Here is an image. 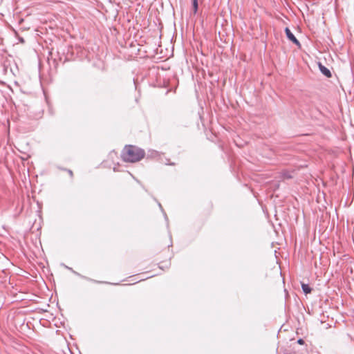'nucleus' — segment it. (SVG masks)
Here are the masks:
<instances>
[{
  "mask_svg": "<svg viewBox=\"0 0 354 354\" xmlns=\"http://www.w3.org/2000/svg\"><path fill=\"white\" fill-rule=\"evenodd\" d=\"M68 172L69 175H70L71 177H73V171H72L71 170L68 169Z\"/></svg>",
  "mask_w": 354,
  "mask_h": 354,
  "instance_id": "obj_9",
  "label": "nucleus"
},
{
  "mask_svg": "<svg viewBox=\"0 0 354 354\" xmlns=\"http://www.w3.org/2000/svg\"><path fill=\"white\" fill-rule=\"evenodd\" d=\"M158 205L162 209V206H161V205L160 203L158 204Z\"/></svg>",
  "mask_w": 354,
  "mask_h": 354,
  "instance_id": "obj_11",
  "label": "nucleus"
},
{
  "mask_svg": "<svg viewBox=\"0 0 354 354\" xmlns=\"http://www.w3.org/2000/svg\"><path fill=\"white\" fill-rule=\"evenodd\" d=\"M319 68L322 73L326 77H330L332 76L330 71L320 63L319 64Z\"/></svg>",
  "mask_w": 354,
  "mask_h": 354,
  "instance_id": "obj_3",
  "label": "nucleus"
},
{
  "mask_svg": "<svg viewBox=\"0 0 354 354\" xmlns=\"http://www.w3.org/2000/svg\"><path fill=\"white\" fill-rule=\"evenodd\" d=\"M66 268L67 269L70 270L73 273H74L75 274H76V275L79 276L80 277H81V278H82V279H86V280H87V281H89L97 282L95 280H93V279H90V278H88V277H85V276H83V275L80 274V273H78V272H77L74 271L71 268H69V267H68V266H66Z\"/></svg>",
  "mask_w": 354,
  "mask_h": 354,
  "instance_id": "obj_5",
  "label": "nucleus"
},
{
  "mask_svg": "<svg viewBox=\"0 0 354 354\" xmlns=\"http://www.w3.org/2000/svg\"><path fill=\"white\" fill-rule=\"evenodd\" d=\"M280 178L283 180L284 179H290L292 178L293 176L292 175V173L288 171H283L280 173Z\"/></svg>",
  "mask_w": 354,
  "mask_h": 354,
  "instance_id": "obj_4",
  "label": "nucleus"
},
{
  "mask_svg": "<svg viewBox=\"0 0 354 354\" xmlns=\"http://www.w3.org/2000/svg\"><path fill=\"white\" fill-rule=\"evenodd\" d=\"M285 32L287 38L291 41L293 44H296L298 46H300V42L299 40L295 37V35L292 34V32L290 31V30L288 28H285Z\"/></svg>",
  "mask_w": 354,
  "mask_h": 354,
  "instance_id": "obj_2",
  "label": "nucleus"
},
{
  "mask_svg": "<svg viewBox=\"0 0 354 354\" xmlns=\"http://www.w3.org/2000/svg\"><path fill=\"white\" fill-rule=\"evenodd\" d=\"M192 6L194 13L196 14L198 11V0H192Z\"/></svg>",
  "mask_w": 354,
  "mask_h": 354,
  "instance_id": "obj_7",
  "label": "nucleus"
},
{
  "mask_svg": "<svg viewBox=\"0 0 354 354\" xmlns=\"http://www.w3.org/2000/svg\"><path fill=\"white\" fill-rule=\"evenodd\" d=\"M19 41L21 42V43H24V39L23 38H20L19 39Z\"/></svg>",
  "mask_w": 354,
  "mask_h": 354,
  "instance_id": "obj_10",
  "label": "nucleus"
},
{
  "mask_svg": "<svg viewBox=\"0 0 354 354\" xmlns=\"http://www.w3.org/2000/svg\"><path fill=\"white\" fill-rule=\"evenodd\" d=\"M301 288H302L303 292H304L305 294L310 293V292H311V291H312V289H311V288L308 286V284L302 283V284H301Z\"/></svg>",
  "mask_w": 354,
  "mask_h": 354,
  "instance_id": "obj_6",
  "label": "nucleus"
},
{
  "mask_svg": "<svg viewBox=\"0 0 354 354\" xmlns=\"http://www.w3.org/2000/svg\"><path fill=\"white\" fill-rule=\"evenodd\" d=\"M145 151L133 145L125 146L122 152V158L124 162H136L145 156Z\"/></svg>",
  "mask_w": 354,
  "mask_h": 354,
  "instance_id": "obj_1",
  "label": "nucleus"
},
{
  "mask_svg": "<svg viewBox=\"0 0 354 354\" xmlns=\"http://www.w3.org/2000/svg\"><path fill=\"white\" fill-rule=\"evenodd\" d=\"M297 343H298L299 344H304V339H299L297 340Z\"/></svg>",
  "mask_w": 354,
  "mask_h": 354,
  "instance_id": "obj_8",
  "label": "nucleus"
}]
</instances>
